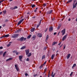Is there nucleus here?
Returning a JSON list of instances; mask_svg holds the SVG:
<instances>
[{
    "instance_id": "nucleus-1",
    "label": "nucleus",
    "mask_w": 77,
    "mask_h": 77,
    "mask_svg": "<svg viewBox=\"0 0 77 77\" xmlns=\"http://www.w3.org/2000/svg\"><path fill=\"white\" fill-rule=\"evenodd\" d=\"M19 35V34H14L12 35V38H17Z\"/></svg>"
},
{
    "instance_id": "nucleus-2",
    "label": "nucleus",
    "mask_w": 77,
    "mask_h": 77,
    "mask_svg": "<svg viewBox=\"0 0 77 77\" xmlns=\"http://www.w3.org/2000/svg\"><path fill=\"white\" fill-rule=\"evenodd\" d=\"M52 12H53L52 10H51L50 11H49L48 12H46V15H49V14H51Z\"/></svg>"
},
{
    "instance_id": "nucleus-3",
    "label": "nucleus",
    "mask_w": 77,
    "mask_h": 77,
    "mask_svg": "<svg viewBox=\"0 0 77 77\" xmlns=\"http://www.w3.org/2000/svg\"><path fill=\"white\" fill-rule=\"evenodd\" d=\"M24 21V19H22L21 20H20V21L17 24V26H18V25H20L23 21Z\"/></svg>"
},
{
    "instance_id": "nucleus-4",
    "label": "nucleus",
    "mask_w": 77,
    "mask_h": 77,
    "mask_svg": "<svg viewBox=\"0 0 77 77\" xmlns=\"http://www.w3.org/2000/svg\"><path fill=\"white\" fill-rule=\"evenodd\" d=\"M17 71H19V68L18 67V66H17V64H15L14 65Z\"/></svg>"
},
{
    "instance_id": "nucleus-5",
    "label": "nucleus",
    "mask_w": 77,
    "mask_h": 77,
    "mask_svg": "<svg viewBox=\"0 0 77 77\" xmlns=\"http://www.w3.org/2000/svg\"><path fill=\"white\" fill-rule=\"evenodd\" d=\"M67 34L62 39V41H64V40H65V39L66 38V37L67 36Z\"/></svg>"
},
{
    "instance_id": "nucleus-6",
    "label": "nucleus",
    "mask_w": 77,
    "mask_h": 77,
    "mask_svg": "<svg viewBox=\"0 0 77 77\" xmlns=\"http://www.w3.org/2000/svg\"><path fill=\"white\" fill-rule=\"evenodd\" d=\"M23 56L21 55H20L19 56V59L21 62H22V59H23Z\"/></svg>"
},
{
    "instance_id": "nucleus-7",
    "label": "nucleus",
    "mask_w": 77,
    "mask_h": 77,
    "mask_svg": "<svg viewBox=\"0 0 77 77\" xmlns=\"http://www.w3.org/2000/svg\"><path fill=\"white\" fill-rule=\"evenodd\" d=\"M25 52L26 55H27L29 53V49H27L25 50Z\"/></svg>"
},
{
    "instance_id": "nucleus-8",
    "label": "nucleus",
    "mask_w": 77,
    "mask_h": 77,
    "mask_svg": "<svg viewBox=\"0 0 77 77\" xmlns=\"http://www.w3.org/2000/svg\"><path fill=\"white\" fill-rule=\"evenodd\" d=\"M65 29H64L61 32L62 33V35L63 36L65 33Z\"/></svg>"
},
{
    "instance_id": "nucleus-9",
    "label": "nucleus",
    "mask_w": 77,
    "mask_h": 77,
    "mask_svg": "<svg viewBox=\"0 0 77 77\" xmlns=\"http://www.w3.org/2000/svg\"><path fill=\"white\" fill-rule=\"evenodd\" d=\"M42 34L41 33H39L38 34L37 36L38 37H39V38H41V37H42Z\"/></svg>"
},
{
    "instance_id": "nucleus-10",
    "label": "nucleus",
    "mask_w": 77,
    "mask_h": 77,
    "mask_svg": "<svg viewBox=\"0 0 77 77\" xmlns=\"http://www.w3.org/2000/svg\"><path fill=\"white\" fill-rule=\"evenodd\" d=\"M35 28H33L31 29L30 31L31 32H33L35 31Z\"/></svg>"
},
{
    "instance_id": "nucleus-11",
    "label": "nucleus",
    "mask_w": 77,
    "mask_h": 77,
    "mask_svg": "<svg viewBox=\"0 0 77 77\" xmlns=\"http://www.w3.org/2000/svg\"><path fill=\"white\" fill-rule=\"evenodd\" d=\"M24 37H22L20 38V42H23L24 40Z\"/></svg>"
},
{
    "instance_id": "nucleus-12",
    "label": "nucleus",
    "mask_w": 77,
    "mask_h": 77,
    "mask_svg": "<svg viewBox=\"0 0 77 77\" xmlns=\"http://www.w3.org/2000/svg\"><path fill=\"white\" fill-rule=\"evenodd\" d=\"M75 2H74L73 4V9H74V8H75V7H76V6H77V5H75Z\"/></svg>"
},
{
    "instance_id": "nucleus-13",
    "label": "nucleus",
    "mask_w": 77,
    "mask_h": 77,
    "mask_svg": "<svg viewBox=\"0 0 77 77\" xmlns=\"http://www.w3.org/2000/svg\"><path fill=\"white\" fill-rule=\"evenodd\" d=\"M20 31H21V30H20V29H18L15 31V32L16 33H19V32H20Z\"/></svg>"
},
{
    "instance_id": "nucleus-14",
    "label": "nucleus",
    "mask_w": 77,
    "mask_h": 77,
    "mask_svg": "<svg viewBox=\"0 0 77 77\" xmlns=\"http://www.w3.org/2000/svg\"><path fill=\"white\" fill-rule=\"evenodd\" d=\"M49 30L50 32H51L53 30V27H49Z\"/></svg>"
},
{
    "instance_id": "nucleus-15",
    "label": "nucleus",
    "mask_w": 77,
    "mask_h": 77,
    "mask_svg": "<svg viewBox=\"0 0 77 77\" xmlns=\"http://www.w3.org/2000/svg\"><path fill=\"white\" fill-rule=\"evenodd\" d=\"M12 58H10L6 60V62H8V61H9V60H12Z\"/></svg>"
},
{
    "instance_id": "nucleus-16",
    "label": "nucleus",
    "mask_w": 77,
    "mask_h": 77,
    "mask_svg": "<svg viewBox=\"0 0 77 77\" xmlns=\"http://www.w3.org/2000/svg\"><path fill=\"white\" fill-rule=\"evenodd\" d=\"M54 56H55V54H52L51 56V59H52L53 60V59H54Z\"/></svg>"
},
{
    "instance_id": "nucleus-17",
    "label": "nucleus",
    "mask_w": 77,
    "mask_h": 77,
    "mask_svg": "<svg viewBox=\"0 0 77 77\" xmlns=\"http://www.w3.org/2000/svg\"><path fill=\"white\" fill-rule=\"evenodd\" d=\"M71 56V54H69L67 57V59H68L69 57H70V56Z\"/></svg>"
},
{
    "instance_id": "nucleus-18",
    "label": "nucleus",
    "mask_w": 77,
    "mask_h": 77,
    "mask_svg": "<svg viewBox=\"0 0 77 77\" xmlns=\"http://www.w3.org/2000/svg\"><path fill=\"white\" fill-rule=\"evenodd\" d=\"M61 26H62V25H61V24H59V25H58V29H60V27H61Z\"/></svg>"
},
{
    "instance_id": "nucleus-19",
    "label": "nucleus",
    "mask_w": 77,
    "mask_h": 77,
    "mask_svg": "<svg viewBox=\"0 0 77 77\" xmlns=\"http://www.w3.org/2000/svg\"><path fill=\"white\" fill-rule=\"evenodd\" d=\"M31 36H32L31 35H29L27 37V39H30V37H31Z\"/></svg>"
},
{
    "instance_id": "nucleus-20",
    "label": "nucleus",
    "mask_w": 77,
    "mask_h": 77,
    "mask_svg": "<svg viewBox=\"0 0 77 77\" xmlns=\"http://www.w3.org/2000/svg\"><path fill=\"white\" fill-rule=\"evenodd\" d=\"M72 2V0H69L67 1L66 3V4H67V3H71V2Z\"/></svg>"
},
{
    "instance_id": "nucleus-21",
    "label": "nucleus",
    "mask_w": 77,
    "mask_h": 77,
    "mask_svg": "<svg viewBox=\"0 0 77 77\" xmlns=\"http://www.w3.org/2000/svg\"><path fill=\"white\" fill-rule=\"evenodd\" d=\"M32 55V53H29V54H28L27 55V56L28 57H30V56H31Z\"/></svg>"
},
{
    "instance_id": "nucleus-22",
    "label": "nucleus",
    "mask_w": 77,
    "mask_h": 77,
    "mask_svg": "<svg viewBox=\"0 0 77 77\" xmlns=\"http://www.w3.org/2000/svg\"><path fill=\"white\" fill-rule=\"evenodd\" d=\"M26 48V46H23L20 48V49L21 50H23V49H24V48Z\"/></svg>"
},
{
    "instance_id": "nucleus-23",
    "label": "nucleus",
    "mask_w": 77,
    "mask_h": 77,
    "mask_svg": "<svg viewBox=\"0 0 77 77\" xmlns=\"http://www.w3.org/2000/svg\"><path fill=\"white\" fill-rule=\"evenodd\" d=\"M57 44V42H54L53 43L52 45H54L55 44Z\"/></svg>"
},
{
    "instance_id": "nucleus-24",
    "label": "nucleus",
    "mask_w": 77,
    "mask_h": 77,
    "mask_svg": "<svg viewBox=\"0 0 77 77\" xmlns=\"http://www.w3.org/2000/svg\"><path fill=\"white\" fill-rule=\"evenodd\" d=\"M9 36V35L7 34L5 35V38H8Z\"/></svg>"
},
{
    "instance_id": "nucleus-25",
    "label": "nucleus",
    "mask_w": 77,
    "mask_h": 77,
    "mask_svg": "<svg viewBox=\"0 0 77 77\" xmlns=\"http://www.w3.org/2000/svg\"><path fill=\"white\" fill-rule=\"evenodd\" d=\"M45 55H43L42 57V59H45Z\"/></svg>"
},
{
    "instance_id": "nucleus-26",
    "label": "nucleus",
    "mask_w": 77,
    "mask_h": 77,
    "mask_svg": "<svg viewBox=\"0 0 77 77\" xmlns=\"http://www.w3.org/2000/svg\"><path fill=\"white\" fill-rule=\"evenodd\" d=\"M32 38L33 39V40H35V38H36V36L33 35L32 36Z\"/></svg>"
},
{
    "instance_id": "nucleus-27",
    "label": "nucleus",
    "mask_w": 77,
    "mask_h": 77,
    "mask_svg": "<svg viewBox=\"0 0 77 77\" xmlns=\"http://www.w3.org/2000/svg\"><path fill=\"white\" fill-rule=\"evenodd\" d=\"M2 12L4 14H5L6 13V11H3Z\"/></svg>"
},
{
    "instance_id": "nucleus-28",
    "label": "nucleus",
    "mask_w": 77,
    "mask_h": 77,
    "mask_svg": "<svg viewBox=\"0 0 77 77\" xmlns=\"http://www.w3.org/2000/svg\"><path fill=\"white\" fill-rule=\"evenodd\" d=\"M6 51H5L4 52L3 55V57H5V55H6Z\"/></svg>"
},
{
    "instance_id": "nucleus-29",
    "label": "nucleus",
    "mask_w": 77,
    "mask_h": 77,
    "mask_svg": "<svg viewBox=\"0 0 77 77\" xmlns=\"http://www.w3.org/2000/svg\"><path fill=\"white\" fill-rule=\"evenodd\" d=\"M47 68H45V69H44V73L45 74V72L47 71Z\"/></svg>"
},
{
    "instance_id": "nucleus-30",
    "label": "nucleus",
    "mask_w": 77,
    "mask_h": 77,
    "mask_svg": "<svg viewBox=\"0 0 77 77\" xmlns=\"http://www.w3.org/2000/svg\"><path fill=\"white\" fill-rule=\"evenodd\" d=\"M6 22H9V20H5V22L6 23Z\"/></svg>"
},
{
    "instance_id": "nucleus-31",
    "label": "nucleus",
    "mask_w": 77,
    "mask_h": 77,
    "mask_svg": "<svg viewBox=\"0 0 77 77\" xmlns=\"http://www.w3.org/2000/svg\"><path fill=\"white\" fill-rule=\"evenodd\" d=\"M76 66V64L75 63L74 64H73V66H72V68H73L74 67H75Z\"/></svg>"
},
{
    "instance_id": "nucleus-32",
    "label": "nucleus",
    "mask_w": 77,
    "mask_h": 77,
    "mask_svg": "<svg viewBox=\"0 0 77 77\" xmlns=\"http://www.w3.org/2000/svg\"><path fill=\"white\" fill-rule=\"evenodd\" d=\"M17 52V51H13V53H16Z\"/></svg>"
},
{
    "instance_id": "nucleus-33",
    "label": "nucleus",
    "mask_w": 77,
    "mask_h": 77,
    "mask_svg": "<svg viewBox=\"0 0 77 77\" xmlns=\"http://www.w3.org/2000/svg\"><path fill=\"white\" fill-rule=\"evenodd\" d=\"M48 39V35H47V37H46V40H47V39Z\"/></svg>"
},
{
    "instance_id": "nucleus-34",
    "label": "nucleus",
    "mask_w": 77,
    "mask_h": 77,
    "mask_svg": "<svg viewBox=\"0 0 77 77\" xmlns=\"http://www.w3.org/2000/svg\"><path fill=\"white\" fill-rule=\"evenodd\" d=\"M35 6H36V5H32L31 7L32 8H34V7H35Z\"/></svg>"
},
{
    "instance_id": "nucleus-35",
    "label": "nucleus",
    "mask_w": 77,
    "mask_h": 77,
    "mask_svg": "<svg viewBox=\"0 0 77 77\" xmlns=\"http://www.w3.org/2000/svg\"><path fill=\"white\" fill-rule=\"evenodd\" d=\"M18 8V7L17 6H15L13 8V9H17Z\"/></svg>"
},
{
    "instance_id": "nucleus-36",
    "label": "nucleus",
    "mask_w": 77,
    "mask_h": 77,
    "mask_svg": "<svg viewBox=\"0 0 77 77\" xmlns=\"http://www.w3.org/2000/svg\"><path fill=\"white\" fill-rule=\"evenodd\" d=\"M44 6V7H45V6H47V4H45L44 3L43 5Z\"/></svg>"
},
{
    "instance_id": "nucleus-37",
    "label": "nucleus",
    "mask_w": 77,
    "mask_h": 77,
    "mask_svg": "<svg viewBox=\"0 0 77 77\" xmlns=\"http://www.w3.org/2000/svg\"><path fill=\"white\" fill-rule=\"evenodd\" d=\"M47 47H45L44 48V50H45L47 49Z\"/></svg>"
},
{
    "instance_id": "nucleus-38",
    "label": "nucleus",
    "mask_w": 77,
    "mask_h": 77,
    "mask_svg": "<svg viewBox=\"0 0 77 77\" xmlns=\"http://www.w3.org/2000/svg\"><path fill=\"white\" fill-rule=\"evenodd\" d=\"M52 50H53V51H55V48H52Z\"/></svg>"
},
{
    "instance_id": "nucleus-39",
    "label": "nucleus",
    "mask_w": 77,
    "mask_h": 77,
    "mask_svg": "<svg viewBox=\"0 0 77 77\" xmlns=\"http://www.w3.org/2000/svg\"><path fill=\"white\" fill-rule=\"evenodd\" d=\"M42 67H43V66L41 65L40 66V69H41L42 68Z\"/></svg>"
},
{
    "instance_id": "nucleus-40",
    "label": "nucleus",
    "mask_w": 77,
    "mask_h": 77,
    "mask_svg": "<svg viewBox=\"0 0 77 77\" xmlns=\"http://www.w3.org/2000/svg\"><path fill=\"white\" fill-rule=\"evenodd\" d=\"M42 21V20H40V21L39 22V23H38L39 24H40V25H41V21Z\"/></svg>"
},
{
    "instance_id": "nucleus-41",
    "label": "nucleus",
    "mask_w": 77,
    "mask_h": 77,
    "mask_svg": "<svg viewBox=\"0 0 77 77\" xmlns=\"http://www.w3.org/2000/svg\"><path fill=\"white\" fill-rule=\"evenodd\" d=\"M29 60H29V58H27L26 59V61H29Z\"/></svg>"
},
{
    "instance_id": "nucleus-42",
    "label": "nucleus",
    "mask_w": 77,
    "mask_h": 77,
    "mask_svg": "<svg viewBox=\"0 0 77 77\" xmlns=\"http://www.w3.org/2000/svg\"><path fill=\"white\" fill-rule=\"evenodd\" d=\"M39 26H40V24H38V25H37V28H38Z\"/></svg>"
},
{
    "instance_id": "nucleus-43",
    "label": "nucleus",
    "mask_w": 77,
    "mask_h": 77,
    "mask_svg": "<svg viewBox=\"0 0 77 77\" xmlns=\"http://www.w3.org/2000/svg\"><path fill=\"white\" fill-rule=\"evenodd\" d=\"M72 74H73V72H71V73L70 75V76H71V75H72Z\"/></svg>"
},
{
    "instance_id": "nucleus-44",
    "label": "nucleus",
    "mask_w": 77,
    "mask_h": 77,
    "mask_svg": "<svg viewBox=\"0 0 77 77\" xmlns=\"http://www.w3.org/2000/svg\"><path fill=\"white\" fill-rule=\"evenodd\" d=\"M66 48V46H65V45H64L63 46V50H64V49H65Z\"/></svg>"
},
{
    "instance_id": "nucleus-45",
    "label": "nucleus",
    "mask_w": 77,
    "mask_h": 77,
    "mask_svg": "<svg viewBox=\"0 0 77 77\" xmlns=\"http://www.w3.org/2000/svg\"><path fill=\"white\" fill-rule=\"evenodd\" d=\"M54 20H55V18H54L52 19V21H54Z\"/></svg>"
},
{
    "instance_id": "nucleus-46",
    "label": "nucleus",
    "mask_w": 77,
    "mask_h": 77,
    "mask_svg": "<svg viewBox=\"0 0 77 77\" xmlns=\"http://www.w3.org/2000/svg\"><path fill=\"white\" fill-rule=\"evenodd\" d=\"M3 1H0V5H1V4H2V2H3Z\"/></svg>"
},
{
    "instance_id": "nucleus-47",
    "label": "nucleus",
    "mask_w": 77,
    "mask_h": 77,
    "mask_svg": "<svg viewBox=\"0 0 77 77\" xmlns=\"http://www.w3.org/2000/svg\"><path fill=\"white\" fill-rule=\"evenodd\" d=\"M10 9H11V10H14V8H13L11 7L10 8Z\"/></svg>"
},
{
    "instance_id": "nucleus-48",
    "label": "nucleus",
    "mask_w": 77,
    "mask_h": 77,
    "mask_svg": "<svg viewBox=\"0 0 77 77\" xmlns=\"http://www.w3.org/2000/svg\"><path fill=\"white\" fill-rule=\"evenodd\" d=\"M25 75L26 76H27V75H28V74H27V73H25Z\"/></svg>"
},
{
    "instance_id": "nucleus-49",
    "label": "nucleus",
    "mask_w": 77,
    "mask_h": 77,
    "mask_svg": "<svg viewBox=\"0 0 77 77\" xmlns=\"http://www.w3.org/2000/svg\"><path fill=\"white\" fill-rule=\"evenodd\" d=\"M16 53V55H18L19 54V53L18 52H17Z\"/></svg>"
},
{
    "instance_id": "nucleus-50",
    "label": "nucleus",
    "mask_w": 77,
    "mask_h": 77,
    "mask_svg": "<svg viewBox=\"0 0 77 77\" xmlns=\"http://www.w3.org/2000/svg\"><path fill=\"white\" fill-rule=\"evenodd\" d=\"M17 41H20L21 42L20 38L17 39Z\"/></svg>"
},
{
    "instance_id": "nucleus-51",
    "label": "nucleus",
    "mask_w": 77,
    "mask_h": 77,
    "mask_svg": "<svg viewBox=\"0 0 77 77\" xmlns=\"http://www.w3.org/2000/svg\"><path fill=\"white\" fill-rule=\"evenodd\" d=\"M11 45V44H8L7 45V47H9Z\"/></svg>"
},
{
    "instance_id": "nucleus-52",
    "label": "nucleus",
    "mask_w": 77,
    "mask_h": 77,
    "mask_svg": "<svg viewBox=\"0 0 77 77\" xmlns=\"http://www.w3.org/2000/svg\"><path fill=\"white\" fill-rule=\"evenodd\" d=\"M26 38H24V37L23 41H26Z\"/></svg>"
},
{
    "instance_id": "nucleus-53",
    "label": "nucleus",
    "mask_w": 77,
    "mask_h": 77,
    "mask_svg": "<svg viewBox=\"0 0 77 77\" xmlns=\"http://www.w3.org/2000/svg\"><path fill=\"white\" fill-rule=\"evenodd\" d=\"M3 48L2 46L0 47V49H3Z\"/></svg>"
},
{
    "instance_id": "nucleus-54",
    "label": "nucleus",
    "mask_w": 77,
    "mask_h": 77,
    "mask_svg": "<svg viewBox=\"0 0 77 77\" xmlns=\"http://www.w3.org/2000/svg\"><path fill=\"white\" fill-rule=\"evenodd\" d=\"M46 63H47V61H45V62L44 63V64H43V65H45V64H46Z\"/></svg>"
},
{
    "instance_id": "nucleus-55",
    "label": "nucleus",
    "mask_w": 77,
    "mask_h": 77,
    "mask_svg": "<svg viewBox=\"0 0 77 77\" xmlns=\"http://www.w3.org/2000/svg\"><path fill=\"white\" fill-rule=\"evenodd\" d=\"M34 12H37V10H35L34 11Z\"/></svg>"
},
{
    "instance_id": "nucleus-56",
    "label": "nucleus",
    "mask_w": 77,
    "mask_h": 77,
    "mask_svg": "<svg viewBox=\"0 0 77 77\" xmlns=\"http://www.w3.org/2000/svg\"><path fill=\"white\" fill-rule=\"evenodd\" d=\"M47 30H48V29L46 28V29H45V32H47Z\"/></svg>"
},
{
    "instance_id": "nucleus-57",
    "label": "nucleus",
    "mask_w": 77,
    "mask_h": 77,
    "mask_svg": "<svg viewBox=\"0 0 77 77\" xmlns=\"http://www.w3.org/2000/svg\"><path fill=\"white\" fill-rule=\"evenodd\" d=\"M36 75H37V74L33 75V76H34V77H36Z\"/></svg>"
},
{
    "instance_id": "nucleus-58",
    "label": "nucleus",
    "mask_w": 77,
    "mask_h": 77,
    "mask_svg": "<svg viewBox=\"0 0 77 77\" xmlns=\"http://www.w3.org/2000/svg\"><path fill=\"white\" fill-rule=\"evenodd\" d=\"M48 77H50V71L49 72V74Z\"/></svg>"
},
{
    "instance_id": "nucleus-59",
    "label": "nucleus",
    "mask_w": 77,
    "mask_h": 77,
    "mask_svg": "<svg viewBox=\"0 0 77 77\" xmlns=\"http://www.w3.org/2000/svg\"><path fill=\"white\" fill-rule=\"evenodd\" d=\"M55 75V73H54L53 76H51L52 77H54V75Z\"/></svg>"
},
{
    "instance_id": "nucleus-60",
    "label": "nucleus",
    "mask_w": 77,
    "mask_h": 77,
    "mask_svg": "<svg viewBox=\"0 0 77 77\" xmlns=\"http://www.w3.org/2000/svg\"><path fill=\"white\" fill-rule=\"evenodd\" d=\"M5 26H6V25L5 24L3 25V27H5Z\"/></svg>"
},
{
    "instance_id": "nucleus-61",
    "label": "nucleus",
    "mask_w": 77,
    "mask_h": 77,
    "mask_svg": "<svg viewBox=\"0 0 77 77\" xmlns=\"http://www.w3.org/2000/svg\"><path fill=\"white\" fill-rule=\"evenodd\" d=\"M53 72H52L51 76H53Z\"/></svg>"
},
{
    "instance_id": "nucleus-62",
    "label": "nucleus",
    "mask_w": 77,
    "mask_h": 77,
    "mask_svg": "<svg viewBox=\"0 0 77 77\" xmlns=\"http://www.w3.org/2000/svg\"><path fill=\"white\" fill-rule=\"evenodd\" d=\"M32 18H36V16H34L32 17Z\"/></svg>"
},
{
    "instance_id": "nucleus-63",
    "label": "nucleus",
    "mask_w": 77,
    "mask_h": 77,
    "mask_svg": "<svg viewBox=\"0 0 77 77\" xmlns=\"http://www.w3.org/2000/svg\"><path fill=\"white\" fill-rule=\"evenodd\" d=\"M61 44V42H60V43H59L58 44V45H60Z\"/></svg>"
},
{
    "instance_id": "nucleus-64",
    "label": "nucleus",
    "mask_w": 77,
    "mask_h": 77,
    "mask_svg": "<svg viewBox=\"0 0 77 77\" xmlns=\"http://www.w3.org/2000/svg\"><path fill=\"white\" fill-rule=\"evenodd\" d=\"M56 33H57L56 32H54V35H56Z\"/></svg>"
}]
</instances>
